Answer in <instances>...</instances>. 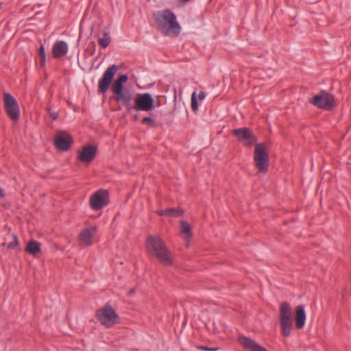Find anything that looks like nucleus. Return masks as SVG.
<instances>
[{
  "mask_svg": "<svg viewBox=\"0 0 351 351\" xmlns=\"http://www.w3.org/2000/svg\"><path fill=\"white\" fill-rule=\"evenodd\" d=\"M3 106L8 117L12 121H17L20 117L19 106L16 99L10 93L3 95Z\"/></svg>",
  "mask_w": 351,
  "mask_h": 351,
  "instance_id": "6",
  "label": "nucleus"
},
{
  "mask_svg": "<svg viewBox=\"0 0 351 351\" xmlns=\"http://www.w3.org/2000/svg\"><path fill=\"white\" fill-rule=\"evenodd\" d=\"M306 320V314L304 306L299 305L296 307L295 310V326L298 329L303 328Z\"/></svg>",
  "mask_w": 351,
  "mask_h": 351,
  "instance_id": "17",
  "label": "nucleus"
},
{
  "mask_svg": "<svg viewBox=\"0 0 351 351\" xmlns=\"http://www.w3.org/2000/svg\"><path fill=\"white\" fill-rule=\"evenodd\" d=\"M117 69V66L112 64L105 71L98 82V93L104 94L107 92Z\"/></svg>",
  "mask_w": 351,
  "mask_h": 351,
  "instance_id": "9",
  "label": "nucleus"
},
{
  "mask_svg": "<svg viewBox=\"0 0 351 351\" xmlns=\"http://www.w3.org/2000/svg\"><path fill=\"white\" fill-rule=\"evenodd\" d=\"M291 308L287 302L280 304L279 308V324L283 337H289L293 327Z\"/></svg>",
  "mask_w": 351,
  "mask_h": 351,
  "instance_id": "4",
  "label": "nucleus"
},
{
  "mask_svg": "<svg viewBox=\"0 0 351 351\" xmlns=\"http://www.w3.org/2000/svg\"><path fill=\"white\" fill-rule=\"evenodd\" d=\"M96 317L106 328H110L120 323L119 315L109 304H106L97 311Z\"/></svg>",
  "mask_w": 351,
  "mask_h": 351,
  "instance_id": "5",
  "label": "nucleus"
},
{
  "mask_svg": "<svg viewBox=\"0 0 351 351\" xmlns=\"http://www.w3.org/2000/svg\"><path fill=\"white\" fill-rule=\"evenodd\" d=\"M38 53L40 57V64L41 66H45L46 63V53L45 49L43 45H41L38 50Z\"/></svg>",
  "mask_w": 351,
  "mask_h": 351,
  "instance_id": "24",
  "label": "nucleus"
},
{
  "mask_svg": "<svg viewBox=\"0 0 351 351\" xmlns=\"http://www.w3.org/2000/svg\"><path fill=\"white\" fill-rule=\"evenodd\" d=\"M239 341L245 348L250 351H267L266 348L245 336H239Z\"/></svg>",
  "mask_w": 351,
  "mask_h": 351,
  "instance_id": "15",
  "label": "nucleus"
},
{
  "mask_svg": "<svg viewBox=\"0 0 351 351\" xmlns=\"http://www.w3.org/2000/svg\"><path fill=\"white\" fill-rule=\"evenodd\" d=\"M48 113L49 116L53 119L56 120L58 118V113L57 111L53 110L52 108L49 107L47 108Z\"/></svg>",
  "mask_w": 351,
  "mask_h": 351,
  "instance_id": "27",
  "label": "nucleus"
},
{
  "mask_svg": "<svg viewBox=\"0 0 351 351\" xmlns=\"http://www.w3.org/2000/svg\"><path fill=\"white\" fill-rule=\"evenodd\" d=\"M68 53V45L65 41L58 40L55 42L51 49L52 56L55 59H60Z\"/></svg>",
  "mask_w": 351,
  "mask_h": 351,
  "instance_id": "14",
  "label": "nucleus"
},
{
  "mask_svg": "<svg viewBox=\"0 0 351 351\" xmlns=\"http://www.w3.org/2000/svg\"><path fill=\"white\" fill-rule=\"evenodd\" d=\"M73 144V139L70 135H56L54 137L53 145L60 152L68 151Z\"/></svg>",
  "mask_w": 351,
  "mask_h": 351,
  "instance_id": "13",
  "label": "nucleus"
},
{
  "mask_svg": "<svg viewBox=\"0 0 351 351\" xmlns=\"http://www.w3.org/2000/svg\"><path fill=\"white\" fill-rule=\"evenodd\" d=\"M154 99L149 93L138 94L132 108L137 111H149L154 107Z\"/></svg>",
  "mask_w": 351,
  "mask_h": 351,
  "instance_id": "11",
  "label": "nucleus"
},
{
  "mask_svg": "<svg viewBox=\"0 0 351 351\" xmlns=\"http://www.w3.org/2000/svg\"><path fill=\"white\" fill-rule=\"evenodd\" d=\"M184 213V210L178 207V208H170L167 209L166 216L170 217H178L181 216Z\"/></svg>",
  "mask_w": 351,
  "mask_h": 351,
  "instance_id": "22",
  "label": "nucleus"
},
{
  "mask_svg": "<svg viewBox=\"0 0 351 351\" xmlns=\"http://www.w3.org/2000/svg\"><path fill=\"white\" fill-rule=\"evenodd\" d=\"M11 236H12L13 241L9 243L7 245V247L8 249H12L14 247L17 246L19 245V243L18 237H17V236L15 234H12Z\"/></svg>",
  "mask_w": 351,
  "mask_h": 351,
  "instance_id": "26",
  "label": "nucleus"
},
{
  "mask_svg": "<svg viewBox=\"0 0 351 351\" xmlns=\"http://www.w3.org/2000/svg\"><path fill=\"white\" fill-rule=\"evenodd\" d=\"M237 139L243 143L246 146H250L255 141V138L251 136V133H234Z\"/></svg>",
  "mask_w": 351,
  "mask_h": 351,
  "instance_id": "19",
  "label": "nucleus"
},
{
  "mask_svg": "<svg viewBox=\"0 0 351 351\" xmlns=\"http://www.w3.org/2000/svg\"><path fill=\"white\" fill-rule=\"evenodd\" d=\"M113 95L111 99L118 103H121L124 106L130 109V102L132 99V93L128 88L123 87H111Z\"/></svg>",
  "mask_w": 351,
  "mask_h": 351,
  "instance_id": "10",
  "label": "nucleus"
},
{
  "mask_svg": "<svg viewBox=\"0 0 351 351\" xmlns=\"http://www.w3.org/2000/svg\"><path fill=\"white\" fill-rule=\"evenodd\" d=\"M111 41V38L110 36V28L109 27H104L103 30V37L99 38L98 40L99 45L102 48H106Z\"/></svg>",
  "mask_w": 351,
  "mask_h": 351,
  "instance_id": "21",
  "label": "nucleus"
},
{
  "mask_svg": "<svg viewBox=\"0 0 351 351\" xmlns=\"http://www.w3.org/2000/svg\"><path fill=\"white\" fill-rule=\"evenodd\" d=\"M145 247L148 253L162 265L168 266L173 264L171 252L160 237L149 234L145 240Z\"/></svg>",
  "mask_w": 351,
  "mask_h": 351,
  "instance_id": "2",
  "label": "nucleus"
},
{
  "mask_svg": "<svg viewBox=\"0 0 351 351\" xmlns=\"http://www.w3.org/2000/svg\"><path fill=\"white\" fill-rule=\"evenodd\" d=\"M182 3H186L189 1L190 0H180Z\"/></svg>",
  "mask_w": 351,
  "mask_h": 351,
  "instance_id": "35",
  "label": "nucleus"
},
{
  "mask_svg": "<svg viewBox=\"0 0 351 351\" xmlns=\"http://www.w3.org/2000/svg\"><path fill=\"white\" fill-rule=\"evenodd\" d=\"M166 212H167V209L159 210L156 211V214H158L160 216H164V215L166 216Z\"/></svg>",
  "mask_w": 351,
  "mask_h": 351,
  "instance_id": "31",
  "label": "nucleus"
},
{
  "mask_svg": "<svg viewBox=\"0 0 351 351\" xmlns=\"http://www.w3.org/2000/svg\"><path fill=\"white\" fill-rule=\"evenodd\" d=\"M1 8V3H0V8Z\"/></svg>",
  "mask_w": 351,
  "mask_h": 351,
  "instance_id": "36",
  "label": "nucleus"
},
{
  "mask_svg": "<svg viewBox=\"0 0 351 351\" xmlns=\"http://www.w3.org/2000/svg\"><path fill=\"white\" fill-rule=\"evenodd\" d=\"M96 232L95 227L83 229L79 234L80 241L87 246L93 244L92 239Z\"/></svg>",
  "mask_w": 351,
  "mask_h": 351,
  "instance_id": "16",
  "label": "nucleus"
},
{
  "mask_svg": "<svg viewBox=\"0 0 351 351\" xmlns=\"http://www.w3.org/2000/svg\"><path fill=\"white\" fill-rule=\"evenodd\" d=\"M109 194L106 190L99 189L90 198V206L94 210H98L108 205Z\"/></svg>",
  "mask_w": 351,
  "mask_h": 351,
  "instance_id": "8",
  "label": "nucleus"
},
{
  "mask_svg": "<svg viewBox=\"0 0 351 351\" xmlns=\"http://www.w3.org/2000/svg\"><path fill=\"white\" fill-rule=\"evenodd\" d=\"M157 29L165 36H177L181 27L177 21L176 14L170 10L158 11L153 14Z\"/></svg>",
  "mask_w": 351,
  "mask_h": 351,
  "instance_id": "1",
  "label": "nucleus"
},
{
  "mask_svg": "<svg viewBox=\"0 0 351 351\" xmlns=\"http://www.w3.org/2000/svg\"><path fill=\"white\" fill-rule=\"evenodd\" d=\"M191 108L193 112H196L198 110V103L195 92H193L191 95Z\"/></svg>",
  "mask_w": 351,
  "mask_h": 351,
  "instance_id": "25",
  "label": "nucleus"
},
{
  "mask_svg": "<svg viewBox=\"0 0 351 351\" xmlns=\"http://www.w3.org/2000/svg\"><path fill=\"white\" fill-rule=\"evenodd\" d=\"M205 97V94L203 91H200L198 94V99L199 100H203Z\"/></svg>",
  "mask_w": 351,
  "mask_h": 351,
  "instance_id": "32",
  "label": "nucleus"
},
{
  "mask_svg": "<svg viewBox=\"0 0 351 351\" xmlns=\"http://www.w3.org/2000/svg\"><path fill=\"white\" fill-rule=\"evenodd\" d=\"M5 195L4 191L3 189L0 186V197H4Z\"/></svg>",
  "mask_w": 351,
  "mask_h": 351,
  "instance_id": "34",
  "label": "nucleus"
},
{
  "mask_svg": "<svg viewBox=\"0 0 351 351\" xmlns=\"http://www.w3.org/2000/svg\"><path fill=\"white\" fill-rule=\"evenodd\" d=\"M334 96L325 90L315 95L311 103L319 108L330 110L334 107Z\"/></svg>",
  "mask_w": 351,
  "mask_h": 351,
  "instance_id": "7",
  "label": "nucleus"
},
{
  "mask_svg": "<svg viewBox=\"0 0 351 351\" xmlns=\"http://www.w3.org/2000/svg\"><path fill=\"white\" fill-rule=\"evenodd\" d=\"M25 250L36 256L40 252V244L35 240H31L28 242Z\"/></svg>",
  "mask_w": 351,
  "mask_h": 351,
  "instance_id": "20",
  "label": "nucleus"
},
{
  "mask_svg": "<svg viewBox=\"0 0 351 351\" xmlns=\"http://www.w3.org/2000/svg\"><path fill=\"white\" fill-rule=\"evenodd\" d=\"M142 123L143 124H148L151 125H154L153 119L150 117H145L142 119Z\"/></svg>",
  "mask_w": 351,
  "mask_h": 351,
  "instance_id": "28",
  "label": "nucleus"
},
{
  "mask_svg": "<svg viewBox=\"0 0 351 351\" xmlns=\"http://www.w3.org/2000/svg\"><path fill=\"white\" fill-rule=\"evenodd\" d=\"M180 233L183 235V237L186 242V246H188L193 237V234L191 226L187 221H180Z\"/></svg>",
  "mask_w": 351,
  "mask_h": 351,
  "instance_id": "18",
  "label": "nucleus"
},
{
  "mask_svg": "<svg viewBox=\"0 0 351 351\" xmlns=\"http://www.w3.org/2000/svg\"><path fill=\"white\" fill-rule=\"evenodd\" d=\"M230 132H250V129L247 128H240L237 129H234Z\"/></svg>",
  "mask_w": 351,
  "mask_h": 351,
  "instance_id": "29",
  "label": "nucleus"
},
{
  "mask_svg": "<svg viewBox=\"0 0 351 351\" xmlns=\"http://www.w3.org/2000/svg\"><path fill=\"white\" fill-rule=\"evenodd\" d=\"M135 293V289H130L128 293V296H132L133 294H134Z\"/></svg>",
  "mask_w": 351,
  "mask_h": 351,
  "instance_id": "33",
  "label": "nucleus"
},
{
  "mask_svg": "<svg viewBox=\"0 0 351 351\" xmlns=\"http://www.w3.org/2000/svg\"><path fill=\"white\" fill-rule=\"evenodd\" d=\"M98 147L95 144L84 145L77 155V160L82 163H90L95 158Z\"/></svg>",
  "mask_w": 351,
  "mask_h": 351,
  "instance_id": "12",
  "label": "nucleus"
},
{
  "mask_svg": "<svg viewBox=\"0 0 351 351\" xmlns=\"http://www.w3.org/2000/svg\"><path fill=\"white\" fill-rule=\"evenodd\" d=\"M199 349L202 350H204V351H216L217 350V348H208V347H206V346H201V347H199Z\"/></svg>",
  "mask_w": 351,
  "mask_h": 351,
  "instance_id": "30",
  "label": "nucleus"
},
{
  "mask_svg": "<svg viewBox=\"0 0 351 351\" xmlns=\"http://www.w3.org/2000/svg\"><path fill=\"white\" fill-rule=\"evenodd\" d=\"M128 80V77L125 74L121 75L118 78L112 83V87H123V84L126 82Z\"/></svg>",
  "mask_w": 351,
  "mask_h": 351,
  "instance_id": "23",
  "label": "nucleus"
},
{
  "mask_svg": "<svg viewBox=\"0 0 351 351\" xmlns=\"http://www.w3.org/2000/svg\"><path fill=\"white\" fill-rule=\"evenodd\" d=\"M267 146L265 143H256L254 151V165L260 173H265L269 165V157L267 152Z\"/></svg>",
  "mask_w": 351,
  "mask_h": 351,
  "instance_id": "3",
  "label": "nucleus"
}]
</instances>
